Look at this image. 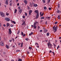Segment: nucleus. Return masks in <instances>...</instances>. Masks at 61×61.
<instances>
[{"label": "nucleus", "instance_id": "79ce46f5", "mask_svg": "<svg viewBox=\"0 0 61 61\" xmlns=\"http://www.w3.org/2000/svg\"><path fill=\"white\" fill-rule=\"evenodd\" d=\"M35 45H36V46H38V44L37 43H36Z\"/></svg>", "mask_w": 61, "mask_h": 61}, {"label": "nucleus", "instance_id": "c9c22d12", "mask_svg": "<svg viewBox=\"0 0 61 61\" xmlns=\"http://www.w3.org/2000/svg\"><path fill=\"white\" fill-rule=\"evenodd\" d=\"M48 9L49 10H51L52 9H51V8L50 7Z\"/></svg>", "mask_w": 61, "mask_h": 61}, {"label": "nucleus", "instance_id": "a878e982", "mask_svg": "<svg viewBox=\"0 0 61 61\" xmlns=\"http://www.w3.org/2000/svg\"><path fill=\"white\" fill-rule=\"evenodd\" d=\"M23 42H22L21 46V47H23Z\"/></svg>", "mask_w": 61, "mask_h": 61}, {"label": "nucleus", "instance_id": "a18cd8bd", "mask_svg": "<svg viewBox=\"0 0 61 61\" xmlns=\"http://www.w3.org/2000/svg\"><path fill=\"white\" fill-rule=\"evenodd\" d=\"M22 17L23 18H24V19L25 18V16L24 15H23L22 16Z\"/></svg>", "mask_w": 61, "mask_h": 61}, {"label": "nucleus", "instance_id": "13d9d810", "mask_svg": "<svg viewBox=\"0 0 61 61\" xmlns=\"http://www.w3.org/2000/svg\"><path fill=\"white\" fill-rule=\"evenodd\" d=\"M17 6H19V3H18L17 4Z\"/></svg>", "mask_w": 61, "mask_h": 61}, {"label": "nucleus", "instance_id": "b1692460", "mask_svg": "<svg viewBox=\"0 0 61 61\" xmlns=\"http://www.w3.org/2000/svg\"><path fill=\"white\" fill-rule=\"evenodd\" d=\"M32 48L31 47H30V46L29 47V49H30V50H31Z\"/></svg>", "mask_w": 61, "mask_h": 61}, {"label": "nucleus", "instance_id": "09e8293b", "mask_svg": "<svg viewBox=\"0 0 61 61\" xmlns=\"http://www.w3.org/2000/svg\"><path fill=\"white\" fill-rule=\"evenodd\" d=\"M60 48V46H58V47H57V49H58V48Z\"/></svg>", "mask_w": 61, "mask_h": 61}, {"label": "nucleus", "instance_id": "052dcab7", "mask_svg": "<svg viewBox=\"0 0 61 61\" xmlns=\"http://www.w3.org/2000/svg\"><path fill=\"white\" fill-rule=\"evenodd\" d=\"M31 27H32V28H33L34 27V25H31Z\"/></svg>", "mask_w": 61, "mask_h": 61}, {"label": "nucleus", "instance_id": "cd10ccee", "mask_svg": "<svg viewBox=\"0 0 61 61\" xmlns=\"http://www.w3.org/2000/svg\"><path fill=\"white\" fill-rule=\"evenodd\" d=\"M58 8H59L60 7V4H58Z\"/></svg>", "mask_w": 61, "mask_h": 61}, {"label": "nucleus", "instance_id": "338daca9", "mask_svg": "<svg viewBox=\"0 0 61 61\" xmlns=\"http://www.w3.org/2000/svg\"><path fill=\"white\" fill-rule=\"evenodd\" d=\"M54 28H55V26H54L53 27V30H54Z\"/></svg>", "mask_w": 61, "mask_h": 61}, {"label": "nucleus", "instance_id": "72a5a7b5", "mask_svg": "<svg viewBox=\"0 0 61 61\" xmlns=\"http://www.w3.org/2000/svg\"><path fill=\"white\" fill-rule=\"evenodd\" d=\"M45 18V17H42L41 18V19H44Z\"/></svg>", "mask_w": 61, "mask_h": 61}, {"label": "nucleus", "instance_id": "ea45409f", "mask_svg": "<svg viewBox=\"0 0 61 61\" xmlns=\"http://www.w3.org/2000/svg\"><path fill=\"white\" fill-rule=\"evenodd\" d=\"M55 24H57V22L56 21L54 23Z\"/></svg>", "mask_w": 61, "mask_h": 61}, {"label": "nucleus", "instance_id": "bf43d9fd", "mask_svg": "<svg viewBox=\"0 0 61 61\" xmlns=\"http://www.w3.org/2000/svg\"><path fill=\"white\" fill-rule=\"evenodd\" d=\"M20 44H21L20 43H19L18 44V45H19V46H20Z\"/></svg>", "mask_w": 61, "mask_h": 61}, {"label": "nucleus", "instance_id": "f704fd0d", "mask_svg": "<svg viewBox=\"0 0 61 61\" xmlns=\"http://www.w3.org/2000/svg\"><path fill=\"white\" fill-rule=\"evenodd\" d=\"M11 38L12 39V40L13 42H14V41H15V40L14 39L12 38Z\"/></svg>", "mask_w": 61, "mask_h": 61}, {"label": "nucleus", "instance_id": "4d7b16f0", "mask_svg": "<svg viewBox=\"0 0 61 61\" xmlns=\"http://www.w3.org/2000/svg\"><path fill=\"white\" fill-rule=\"evenodd\" d=\"M50 2V0H48V3H49Z\"/></svg>", "mask_w": 61, "mask_h": 61}, {"label": "nucleus", "instance_id": "774afa93", "mask_svg": "<svg viewBox=\"0 0 61 61\" xmlns=\"http://www.w3.org/2000/svg\"><path fill=\"white\" fill-rule=\"evenodd\" d=\"M49 52V53H52V51H50Z\"/></svg>", "mask_w": 61, "mask_h": 61}, {"label": "nucleus", "instance_id": "680f3d73", "mask_svg": "<svg viewBox=\"0 0 61 61\" xmlns=\"http://www.w3.org/2000/svg\"><path fill=\"white\" fill-rule=\"evenodd\" d=\"M47 21H46V22H45V24L46 25H47Z\"/></svg>", "mask_w": 61, "mask_h": 61}, {"label": "nucleus", "instance_id": "3c124183", "mask_svg": "<svg viewBox=\"0 0 61 61\" xmlns=\"http://www.w3.org/2000/svg\"><path fill=\"white\" fill-rule=\"evenodd\" d=\"M3 54L4 55H5L6 53H5V52H3Z\"/></svg>", "mask_w": 61, "mask_h": 61}, {"label": "nucleus", "instance_id": "7c9ffc66", "mask_svg": "<svg viewBox=\"0 0 61 61\" xmlns=\"http://www.w3.org/2000/svg\"><path fill=\"white\" fill-rule=\"evenodd\" d=\"M49 33H47V36H49Z\"/></svg>", "mask_w": 61, "mask_h": 61}, {"label": "nucleus", "instance_id": "5fc2aeb1", "mask_svg": "<svg viewBox=\"0 0 61 61\" xmlns=\"http://www.w3.org/2000/svg\"><path fill=\"white\" fill-rule=\"evenodd\" d=\"M47 18H48V19H49V18H50V17H47Z\"/></svg>", "mask_w": 61, "mask_h": 61}, {"label": "nucleus", "instance_id": "aec40b11", "mask_svg": "<svg viewBox=\"0 0 61 61\" xmlns=\"http://www.w3.org/2000/svg\"><path fill=\"white\" fill-rule=\"evenodd\" d=\"M6 48L8 49V48H9V46L6 45Z\"/></svg>", "mask_w": 61, "mask_h": 61}, {"label": "nucleus", "instance_id": "ddd939ff", "mask_svg": "<svg viewBox=\"0 0 61 61\" xmlns=\"http://www.w3.org/2000/svg\"><path fill=\"white\" fill-rule=\"evenodd\" d=\"M10 24L8 23H7V27H8L9 26Z\"/></svg>", "mask_w": 61, "mask_h": 61}, {"label": "nucleus", "instance_id": "2f4dec72", "mask_svg": "<svg viewBox=\"0 0 61 61\" xmlns=\"http://www.w3.org/2000/svg\"><path fill=\"white\" fill-rule=\"evenodd\" d=\"M42 1L43 2V3H46V1H45V0H42Z\"/></svg>", "mask_w": 61, "mask_h": 61}, {"label": "nucleus", "instance_id": "2eb2a0df", "mask_svg": "<svg viewBox=\"0 0 61 61\" xmlns=\"http://www.w3.org/2000/svg\"><path fill=\"white\" fill-rule=\"evenodd\" d=\"M9 5L10 6H12V2H9Z\"/></svg>", "mask_w": 61, "mask_h": 61}, {"label": "nucleus", "instance_id": "f3484780", "mask_svg": "<svg viewBox=\"0 0 61 61\" xmlns=\"http://www.w3.org/2000/svg\"><path fill=\"white\" fill-rule=\"evenodd\" d=\"M9 3H11L12 2V0H8Z\"/></svg>", "mask_w": 61, "mask_h": 61}, {"label": "nucleus", "instance_id": "9d476101", "mask_svg": "<svg viewBox=\"0 0 61 61\" xmlns=\"http://www.w3.org/2000/svg\"><path fill=\"white\" fill-rule=\"evenodd\" d=\"M19 13H20V14H21V13H22V9H20V10H19Z\"/></svg>", "mask_w": 61, "mask_h": 61}, {"label": "nucleus", "instance_id": "39448f33", "mask_svg": "<svg viewBox=\"0 0 61 61\" xmlns=\"http://www.w3.org/2000/svg\"><path fill=\"white\" fill-rule=\"evenodd\" d=\"M32 10H30L29 11V15H31L32 14Z\"/></svg>", "mask_w": 61, "mask_h": 61}, {"label": "nucleus", "instance_id": "393cba45", "mask_svg": "<svg viewBox=\"0 0 61 61\" xmlns=\"http://www.w3.org/2000/svg\"><path fill=\"white\" fill-rule=\"evenodd\" d=\"M16 52H20V50H16Z\"/></svg>", "mask_w": 61, "mask_h": 61}, {"label": "nucleus", "instance_id": "603ef678", "mask_svg": "<svg viewBox=\"0 0 61 61\" xmlns=\"http://www.w3.org/2000/svg\"><path fill=\"white\" fill-rule=\"evenodd\" d=\"M25 16H27V14L26 13H25Z\"/></svg>", "mask_w": 61, "mask_h": 61}, {"label": "nucleus", "instance_id": "58836bf2", "mask_svg": "<svg viewBox=\"0 0 61 61\" xmlns=\"http://www.w3.org/2000/svg\"><path fill=\"white\" fill-rule=\"evenodd\" d=\"M25 40H26V41H28V38H27L25 39Z\"/></svg>", "mask_w": 61, "mask_h": 61}, {"label": "nucleus", "instance_id": "6e6d98bb", "mask_svg": "<svg viewBox=\"0 0 61 61\" xmlns=\"http://www.w3.org/2000/svg\"><path fill=\"white\" fill-rule=\"evenodd\" d=\"M40 32H42V30H40Z\"/></svg>", "mask_w": 61, "mask_h": 61}, {"label": "nucleus", "instance_id": "c85d7f7f", "mask_svg": "<svg viewBox=\"0 0 61 61\" xmlns=\"http://www.w3.org/2000/svg\"><path fill=\"white\" fill-rule=\"evenodd\" d=\"M22 59H19L18 60V61H22Z\"/></svg>", "mask_w": 61, "mask_h": 61}, {"label": "nucleus", "instance_id": "de8ad7c7", "mask_svg": "<svg viewBox=\"0 0 61 61\" xmlns=\"http://www.w3.org/2000/svg\"><path fill=\"white\" fill-rule=\"evenodd\" d=\"M12 40H10L9 41L10 42H12Z\"/></svg>", "mask_w": 61, "mask_h": 61}, {"label": "nucleus", "instance_id": "5701e85b", "mask_svg": "<svg viewBox=\"0 0 61 61\" xmlns=\"http://www.w3.org/2000/svg\"><path fill=\"white\" fill-rule=\"evenodd\" d=\"M34 29H36V26L35 25H34Z\"/></svg>", "mask_w": 61, "mask_h": 61}, {"label": "nucleus", "instance_id": "7ed1b4c3", "mask_svg": "<svg viewBox=\"0 0 61 61\" xmlns=\"http://www.w3.org/2000/svg\"><path fill=\"white\" fill-rule=\"evenodd\" d=\"M5 20L7 22H8V21H10V19L9 18L7 17L5 18Z\"/></svg>", "mask_w": 61, "mask_h": 61}, {"label": "nucleus", "instance_id": "e2e57ef3", "mask_svg": "<svg viewBox=\"0 0 61 61\" xmlns=\"http://www.w3.org/2000/svg\"><path fill=\"white\" fill-rule=\"evenodd\" d=\"M31 35H33V32H31Z\"/></svg>", "mask_w": 61, "mask_h": 61}, {"label": "nucleus", "instance_id": "f03ea898", "mask_svg": "<svg viewBox=\"0 0 61 61\" xmlns=\"http://www.w3.org/2000/svg\"><path fill=\"white\" fill-rule=\"evenodd\" d=\"M0 14L1 16H2V17H5V14L3 12H0Z\"/></svg>", "mask_w": 61, "mask_h": 61}, {"label": "nucleus", "instance_id": "c756f323", "mask_svg": "<svg viewBox=\"0 0 61 61\" xmlns=\"http://www.w3.org/2000/svg\"><path fill=\"white\" fill-rule=\"evenodd\" d=\"M59 12H60V10H58L56 11L57 13H59Z\"/></svg>", "mask_w": 61, "mask_h": 61}, {"label": "nucleus", "instance_id": "f257e3e1", "mask_svg": "<svg viewBox=\"0 0 61 61\" xmlns=\"http://www.w3.org/2000/svg\"><path fill=\"white\" fill-rule=\"evenodd\" d=\"M34 12L35 13H36L37 14L36 16V19H37L38 17H39V12H38V10H35Z\"/></svg>", "mask_w": 61, "mask_h": 61}, {"label": "nucleus", "instance_id": "0eeeda50", "mask_svg": "<svg viewBox=\"0 0 61 61\" xmlns=\"http://www.w3.org/2000/svg\"><path fill=\"white\" fill-rule=\"evenodd\" d=\"M24 2L25 3V5H26L27 4V1L26 0L24 1Z\"/></svg>", "mask_w": 61, "mask_h": 61}, {"label": "nucleus", "instance_id": "473e14b6", "mask_svg": "<svg viewBox=\"0 0 61 61\" xmlns=\"http://www.w3.org/2000/svg\"><path fill=\"white\" fill-rule=\"evenodd\" d=\"M44 10H46V6H45L44 7Z\"/></svg>", "mask_w": 61, "mask_h": 61}, {"label": "nucleus", "instance_id": "4468645a", "mask_svg": "<svg viewBox=\"0 0 61 61\" xmlns=\"http://www.w3.org/2000/svg\"><path fill=\"white\" fill-rule=\"evenodd\" d=\"M17 10L16 9H15V11H14V13L15 14V13H16V12H17Z\"/></svg>", "mask_w": 61, "mask_h": 61}, {"label": "nucleus", "instance_id": "37998d69", "mask_svg": "<svg viewBox=\"0 0 61 61\" xmlns=\"http://www.w3.org/2000/svg\"><path fill=\"white\" fill-rule=\"evenodd\" d=\"M19 33H20V31H19L17 32V34H18V35H19Z\"/></svg>", "mask_w": 61, "mask_h": 61}, {"label": "nucleus", "instance_id": "a19ab883", "mask_svg": "<svg viewBox=\"0 0 61 61\" xmlns=\"http://www.w3.org/2000/svg\"><path fill=\"white\" fill-rule=\"evenodd\" d=\"M43 15H44V13H43L41 15V16H43Z\"/></svg>", "mask_w": 61, "mask_h": 61}, {"label": "nucleus", "instance_id": "6ab92c4d", "mask_svg": "<svg viewBox=\"0 0 61 61\" xmlns=\"http://www.w3.org/2000/svg\"><path fill=\"white\" fill-rule=\"evenodd\" d=\"M58 19H60V16L59 15L58 17Z\"/></svg>", "mask_w": 61, "mask_h": 61}, {"label": "nucleus", "instance_id": "4be33fe9", "mask_svg": "<svg viewBox=\"0 0 61 61\" xmlns=\"http://www.w3.org/2000/svg\"><path fill=\"white\" fill-rule=\"evenodd\" d=\"M25 21H24L23 23H22V24H21V25H24L25 24Z\"/></svg>", "mask_w": 61, "mask_h": 61}, {"label": "nucleus", "instance_id": "9b49d317", "mask_svg": "<svg viewBox=\"0 0 61 61\" xmlns=\"http://www.w3.org/2000/svg\"><path fill=\"white\" fill-rule=\"evenodd\" d=\"M50 46H49V48H52V45L51 44L50 42Z\"/></svg>", "mask_w": 61, "mask_h": 61}, {"label": "nucleus", "instance_id": "c03bdc74", "mask_svg": "<svg viewBox=\"0 0 61 61\" xmlns=\"http://www.w3.org/2000/svg\"><path fill=\"white\" fill-rule=\"evenodd\" d=\"M10 26L11 27H13V26H14V25H13L12 24H11L10 25Z\"/></svg>", "mask_w": 61, "mask_h": 61}, {"label": "nucleus", "instance_id": "bb28decb", "mask_svg": "<svg viewBox=\"0 0 61 61\" xmlns=\"http://www.w3.org/2000/svg\"><path fill=\"white\" fill-rule=\"evenodd\" d=\"M36 24L37 23H36V22H35L34 24V25H36Z\"/></svg>", "mask_w": 61, "mask_h": 61}, {"label": "nucleus", "instance_id": "864d4df0", "mask_svg": "<svg viewBox=\"0 0 61 61\" xmlns=\"http://www.w3.org/2000/svg\"><path fill=\"white\" fill-rule=\"evenodd\" d=\"M30 6H32V5H33V4L32 5V3H30Z\"/></svg>", "mask_w": 61, "mask_h": 61}, {"label": "nucleus", "instance_id": "6e6552de", "mask_svg": "<svg viewBox=\"0 0 61 61\" xmlns=\"http://www.w3.org/2000/svg\"><path fill=\"white\" fill-rule=\"evenodd\" d=\"M0 44L1 46H4V44L3 42H0Z\"/></svg>", "mask_w": 61, "mask_h": 61}, {"label": "nucleus", "instance_id": "423d86ee", "mask_svg": "<svg viewBox=\"0 0 61 61\" xmlns=\"http://www.w3.org/2000/svg\"><path fill=\"white\" fill-rule=\"evenodd\" d=\"M9 33L10 35H11V33H12V31H11V30L10 29H9Z\"/></svg>", "mask_w": 61, "mask_h": 61}, {"label": "nucleus", "instance_id": "dca6fc26", "mask_svg": "<svg viewBox=\"0 0 61 61\" xmlns=\"http://www.w3.org/2000/svg\"><path fill=\"white\" fill-rule=\"evenodd\" d=\"M44 33H46V32H47V30L46 29L44 30Z\"/></svg>", "mask_w": 61, "mask_h": 61}, {"label": "nucleus", "instance_id": "8fccbe9b", "mask_svg": "<svg viewBox=\"0 0 61 61\" xmlns=\"http://www.w3.org/2000/svg\"><path fill=\"white\" fill-rule=\"evenodd\" d=\"M27 7L28 9H29L30 8V7H29V6H28Z\"/></svg>", "mask_w": 61, "mask_h": 61}, {"label": "nucleus", "instance_id": "4c0bfd02", "mask_svg": "<svg viewBox=\"0 0 61 61\" xmlns=\"http://www.w3.org/2000/svg\"><path fill=\"white\" fill-rule=\"evenodd\" d=\"M22 36H23L24 37H25V34H24V35L23 34V35H22Z\"/></svg>", "mask_w": 61, "mask_h": 61}, {"label": "nucleus", "instance_id": "f8f14e48", "mask_svg": "<svg viewBox=\"0 0 61 61\" xmlns=\"http://www.w3.org/2000/svg\"><path fill=\"white\" fill-rule=\"evenodd\" d=\"M11 22H12L14 24H16V23H15V22L14 21H13L12 20H11Z\"/></svg>", "mask_w": 61, "mask_h": 61}, {"label": "nucleus", "instance_id": "e433bc0d", "mask_svg": "<svg viewBox=\"0 0 61 61\" xmlns=\"http://www.w3.org/2000/svg\"><path fill=\"white\" fill-rule=\"evenodd\" d=\"M21 35H22L23 36V35H24V33L22 32L21 31Z\"/></svg>", "mask_w": 61, "mask_h": 61}, {"label": "nucleus", "instance_id": "49530a36", "mask_svg": "<svg viewBox=\"0 0 61 61\" xmlns=\"http://www.w3.org/2000/svg\"><path fill=\"white\" fill-rule=\"evenodd\" d=\"M47 45H48V47L49 46V43H48L47 44Z\"/></svg>", "mask_w": 61, "mask_h": 61}, {"label": "nucleus", "instance_id": "69168bd1", "mask_svg": "<svg viewBox=\"0 0 61 61\" xmlns=\"http://www.w3.org/2000/svg\"><path fill=\"white\" fill-rule=\"evenodd\" d=\"M43 30H45L46 29H45V27L43 28Z\"/></svg>", "mask_w": 61, "mask_h": 61}, {"label": "nucleus", "instance_id": "412c9836", "mask_svg": "<svg viewBox=\"0 0 61 61\" xmlns=\"http://www.w3.org/2000/svg\"><path fill=\"white\" fill-rule=\"evenodd\" d=\"M6 15L7 16H8V15H9V13L7 12H6Z\"/></svg>", "mask_w": 61, "mask_h": 61}, {"label": "nucleus", "instance_id": "20e7f679", "mask_svg": "<svg viewBox=\"0 0 61 61\" xmlns=\"http://www.w3.org/2000/svg\"><path fill=\"white\" fill-rule=\"evenodd\" d=\"M32 4H33V7H37V6H38L36 4H35V3L33 2L32 3Z\"/></svg>", "mask_w": 61, "mask_h": 61}, {"label": "nucleus", "instance_id": "a211bd4d", "mask_svg": "<svg viewBox=\"0 0 61 61\" xmlns=\"http://www.w3.org/2000/svg\"><path fill=\"white\" fill-rule=\"evenodd\" d=\"M54 31H55V32H56V27L54 28Z\"/></svg>", "mask_w": 61, "mask_h": 61}, {"label": "nucleus", "instance_id": "0e129e2a", "mask_svg": "<svg viewBox=\"0 0 61 61\" xmlns=\"http://www.w3.org/2000/svg\"><path fill=\"white\" fill-rule=\"evenodd\" d=\"M18 1V0H16V2L17 3Z\"/></svg>", "mask_w": 61, "mask_h": 61}, {"label": "nucleus", "instance_id": "1a4fd4ad", "mask_svg": "<svg viewBox=\"0 0 61 61\" xmlns=\"http://www.w3.org/2000/svg\"><path fill=\"white\" fill-rule=\"evenodd\" d=\"M5 3L6 5H8V0H6Z\"/></svg>", "mask_w": 61, "mask_h": 61}]
</instances>
